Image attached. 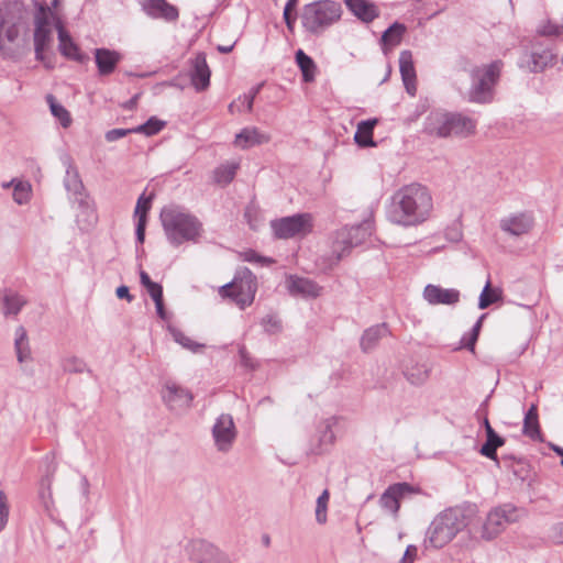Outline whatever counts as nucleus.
<instances>
[{
  "label": "nucleus",
  "instance_id": "1",
  "mask_svg": "<svg viewBox=\"0 0 563 563\" xmlns=\"http://www.w3.org/2000/svg\"><path fill=\"white\" fill-rule=\"evenodd\" d=\"M432 209L433 201L429 189L412 183L402 186L391 196L386 216L394 224L411 228L426 222Z\"/></svg>",
  "mask_w": 563,
  "mask_h": 563
},
{
  "label": "nucleus",
  "instance_id": "2",
  "mask_svg": "<svg viewBox=\"0 0 563 563\" xmlns=\"http://www.w3.org/2000/svg\"><path fill=\"white\" fill-rule=\"evenodd\" d=\"M474 507H452L443 510L427 530L424 548L441 549L451 542L459 532L468 527L475 517Z\"/></svg>",
  "mask_w": 563,
  "mask_h": 563
},
{
  "label": "nucleus",
  "instance_id": "3",
  "mask_svg": "<svg viewBox=\"0 0 563 563\" xmlns=\"http://www.w3.org/2000/svg\"><path fill=\"white\" fill-rule=\"evenodd\" d=\"M161 221L168 242L174 246L184 242H197L203 230L196 216L178 208H164Z\"/></svg>",
  "mask_w": 563,
  "mask_h": 563
},
{
  "label": "nucleus",
  "instance_id": "4",
  "mask_svg": "<svg viewBox=\"0 0 563 563\" xmlns=\"http://www.w3.org/2000/svg\"><path fill=\"white\" fill-rule=\"evenodd\" d=\"M342 7L333 0H318L306 4L301 12L302 27L312 35L322 34L341 19Z\"/></svg>",
  "mask_w": 563,
  "mask_h": 563
},
{
  "label": "nucleus",
  "instance_id": "5",
  "mask_svg": "<svg viewBox=\"0 0 563 563\" xmlns=\"http://www.w3.org/2000/svg\"><path fill=\"white\" fill-rule=\"evenodd\" d=\"M374 224L365 220L360 224L335 231L331 245V265L338 264L351 250L364 243L373 233Z\"/></svg>",
  "mask_w": 563,
  "mask_h": 563
},
{
  "label": "nucleus",
  "instance_id": "6",
  "mask_svg": "<svg viewBox=\"0 0 563 563\" xmlns=\"http://www.w3.org/2000/svg\"><path fill=\"white\" fill-rule=\"evenodd\" d=\"M501 67L503 63L495 60L472 70V86L468 91L470 101L487 103L493 100L494 87L499 79Z\"/></svg>",
  "mask_w": 563,
  "mask_h": 563
},
{
  "label": "nucleus",
  "instance_id": "7",
  "mask_svg": "<svg viewBox=\"0 0 563 563\" xmlns=\"http://www.w3.org/2000/svg\"><path fill=\"white\" fill-rule=\"evenodd\" d=\"M244 272L246 275L243 278L235 277L219 289L221 297L232 299L241 309L253 303L257 290L256 279L251 271L245 268Z\"/></svg>",
  "mask_w": 563,
  "mask_h": 563
},
{
  "label": "nucleus",
  "instance_id": "8",
  "mask_svg": "<svg viewBox=\"0 0 563 563\" xmlns=\"http://www.w3.org/2000/svg\"><path fill=\"white\" fill-rule=\"evenodd\" d=\"M518 520V509L510 504L494 508L489 511L483 523L482 538L492 540L496 538L505 528Z\"/></svg>",
  "mask_w": 563,
  "mask_h": 563
},
{
  "label": "nucleus",
  "instance_id": "9",
  "mask_svg": "<svg viewBox=\"0 0 563 563\" xmlns=\"http://www.w3.org/2000/svg\"><path fill=\"white\" fill-rule=\"evenodd\" d=\"M311 216L308 213L284 217L271 222L274 235L285 240L300 234L305 235L311 231Z\"/></svg>",
  "mask_w": 563,
  "mask_h": 563
},
{
  "label": "nucleus",
  "instance_id": "10",
  "mask_svg": "<svg viewBox=\"0 0 563 563\" xmlns=\"http://www.w3.org/2000/svg\"><path fill=\"white\" fill-rule=\"evenodd\" d=\"M186 552L194 563H232L224 551L202 539L191 540L186 547Z\"/></svg>",
  "mask_w": 563,
  "mask_h": 563
},
{
  "label": "nucleus",
  "instance_id": "11",
  "mask_svg": "<svg viewBox=\"0 0 563 563\" xmlns=\"http://www.w3.org/2000/svg\"><path fill=\"white\" fill-rule=\"evenodd\" d=\"M211 435L218 452H230L238 438L233 417L230 413H221L212 426Z\"/></svg>",
  "mask_w": 563,
  "mask_h": 563
},
{
  "label": "nucleus",
  "instance_id": "12",
  "mask_svg": "<svg viewBox=\"0 0 563 563\" xmlns=\"http://www.w3.org/2000/svg\"><path fill=\"white\" fill-rule=\"evenodd\" d=\"M558 55L551 48L534 47L531 52H525L519 59V67L531 73H541L556 63Z\"/></svg>",
  "mask_w": 563,
  "mask_h": 563
},
{
  "label": "nucleus",
  "instance_id": "13",
  "mask_svg": "<svg viewBox=\"0 0 563 563\" xmlns=\"http://www.w3.org/2000/svg\"><path fill=\"white\" fill-rule=\"evenodd\" d=\"M162 397L166 406L173 411H185L190 408L194 396L192 394L175 384L167 383L162 391Z\"/></svg>",
  "mask_w": 563,
  "mask_h": 563
},
{
  "label": "nucleus",
  "instance_id": "14",
  "mask_svg": "<svg viewBox=\"0 0 563 563\" xmlns=\"http://www.w3.org/2000/svg\"><path fill=\"white\" fill-rule=\"evenodd\" d=\"M415 493V488L408 483H396L387 487L379 498L383 509L396 516L400 508V501Z\"/></svg>",
  "mask_w": 563,
  "mask_h": 563
},
{
  "label": "nucleus",
  "instance_id": "15",
  "mask_svg": "<svg viewBox=\"0 0 563 563\" xmlns=\"http://www.w3.org/2000/svg\"><path fill=\"white\" fill-rule=\"evenodd\" d=\"M533 217L528 212H517L504 217L499 221V228L510 236H522L533 228Z\"/></svg>",
  "mask_w": 563,
  "mask_h": 563
},
{
  "label": "nucleus",
  "instance_id": "16",
  "mask_svg": "<svg viewBox=\"0 0 563 563\" xmlns=\"http://www.w3.org/2000/svg\"><path fill=\"white\" fill-rule=\"evenodd\" d=\"M47 465L44 475L41 478L40 482V488H38V498L41 500V504L45 510V512L48 516H53L54 510V500H53V494H52V483L53 478L56 472V463L54 462V459L51 456L45 457Z\"/></svg>",
  "mask_w": 563,
  "mask_h": 563
},
{
  "label": "nucleus",
  "instance_id": "17",
  "mask_svg": "<svg viewBox=\"0 0 563 563\" xmlns=\"http://www.w3.org/2000/svg\"><path fill=\"white\" fill-rule=\"evenodd\" d=\"M143 11L153 19H162L174 22L178 19V9L166 0H142Z\"/></svg>",
  "mask_w": 563,
  "mask_h": 563
},
{
  "label": "nucleus",
  "instance_id": "18",
  "mask_svg": "<svg viewBox=\"0 0 563 563\" xmlns=\"http://www.w3.org/2000/svg\"><path fill=\"white\" fill-rule=\"evenodd\" d=\"M460 291L454 288H442L437 285L429 284L423 289V298L430 305H448L452 306L460 301Z\"/></svg>",
  "mask_w": 563,
  "mask_h": 563
},
{
  "label": "nucleus",
  "instance_id": "19",
  "mask_svg": "<svg viewBox=\"0 0 563 563\" xmlns=\"http://www.w3.org/2000/svg\"><path fill=\"white\" fill-rule=\"evenodd\" d=\"M192 67L190 70L191 85L197 91L206 90L210 85L211 71L207 64L206 55L199 53L192 59Z\"/></svg>",
  "mask_w": 563,
  "mask_h": 563
},
{
  "label": "nucleus",
  "instance_id": "20",
  "mask_svg": "<svg viewBox=\"0 0 563 563\" xmlns=\"http://www.w3.org/2000/svg\"><path fill=\"white\" fill-rule=\"evenodd\" d=\"M451 113L431 112L424 121L423 132L430 136L449 137Z\"/></svg>",
  "mask_w": 563,
  "mask_h": 563
},
{
  "label": "nucleus",
  "instance_id": "21",
  "mask_svg": "<svg viewBox=\"0 0 563 563\" xmlns=\"http://www.w3.org/2000/svg\"><path fill=\"white\" fill-rule=\"evenodd\" d=\"M287 289L292 296L317 298L321 295L322 287L311 279L289 276L286 280Z\"/></svg>",
  "mask_w": 563,
  "mask_h": 563
},
{
  "label": "nucleus",
  "instance_id": "22",
  "mask_svg": "<svg viewBox=\"0 0 563 563\" xmlns=\"http://www.w3.org/2000/svg\"><path fill=\"white\" fill-rule=\"evenodd\" d=\"M93 54L100 76L111 75L122 59L119 52L109 48H96Z\"/></svg>",
  "mask_w": 563,
  "mask_h": 563
},
{
  "label": "nucleus",
  "instance_id": "23",
  "mask_svg": "<svg viewBox=\"0 0 563 563\" xmlns=\"http://www.w3.org/2000/svg\"><path fill=\"white\" fill-rule=\"evenodd\" d=\"M399 70L407 92L411 96H415L417 91L416 69L412 60V54L410 51L400 52Z\"/></svg>",
  "mask_w": 563,
  "mask_h": 563
},
{
  "label": "nucleus",
  "instance_id": "24",
  "mask_svg": "<svg viewBox=\"0 0 563 563\" xmlns=\"http://www.w3.org/2000/svg\"><path fill=\"white\" fill-rule=\"evenodd\" d=\"M349 11L364 23H371L379 15L377 5L369 0H344Z\"/></svg>",
  "mask_w": 563,
  "mask_h": 563
},
{
  "label": "nucleus",
  "instance_id": "25",
  "mask_svg": "<svg viewBox=\"0 0 563 563\" xmlns=\"http://www.w3.org/2000/svg\"><path fill=\"white\" fill-rule=\"evenodd\" d=\"M269 137L262 133L257 128H244L235 135V146L246 150L255 145L267 143Z\"/></svg>",
  "mask_w": 563,
  "mask_h": 563
},
{
  "label": "nucleus",
  "instance_id": "26",
  "mask_svg": "<svg viewBox=\"0 0 563 563\" xmlns=\"http://www.w3.org/2000/svg\"><path fill=\"white\" fill-rule=\"evenodd\" d=\"M336 421L335 417H330L319 423L317 429L319 444L314 453L320 454L334 443L333 427L336 424Z\"/></svg>",
  "mask_w": 563,
  "mask_h": 563
},
{
  "label": "nucleus",
  "instance_id": "27",
  "mask_svg": "<svg viewBox=\"0 0 563 563\" xmlns=\"http://www.w3.org/2000/svg\"><path fill=\"white\" fill-rule=\"evenodd\" d=\"M476 129V121L461 113H451L450 132L451 136L466 137L472 135Z\"/></svg>",
  "mask_w": 563,
  "mask_h": 563
},
{
  "label": "nucleus",
  "instance_id": "28",
  "mask_svg": "<svg viewBox=\"0 0 563 563\" xmlns=\"http://www.w3.org/2000/svg\"><path fill=\"white\" fill-rule=\"evenodd\" d=\"M57 32H58V47L62 55L67 58L81 62L82 56L80 54L78 45L71 40L68 32L64 29L62 23H57Z\"/></svg>",
  "mask_w": 563,
  "mask_h": 563
},
{
  "label": "nucleus",
  "instance_id": "29",
  "mask_svg": "<svg viewBox=\"0 0 563 563\" xmlns=\"http://www.w3.org/2000/svg\"><path fill=\"white\" fill-rule=\"evenodd\" d=\"M388 332L389 330L386 323L376 324L366 329L361 336V349L364 352L372 351L376 347L380 339L387 336Z\"/></svg>",
  "mask_w": 563,
  "mask_h": 563
},
{
  "label": "nucleus",
  "instance_id": "30",
  "mask_svg": "<svg viewBox=\"0 0 563 563\" xmlns=\"http://www.w3.org/2000/svg\"><path fill=\"white\" fill-rule=\"evenodd\" d=\"M522 433L533 441H542L538 409L536 405H531L525 415Z\"/></svg>",
  "mask_w": 563,
  "mask_h": 563
},
{
  "label": "nucleus",
  "instance_id": "31",
  "mask_svg": "<svg viewBox=\"0 0 563 563\" xmlns=\"http://www.w3.org/2000/svg\"><path fill=\"white\" fill-rule=\"evenodd\" d=\"M377 123V119H368L361 121L357 124V129L354 134V141L358 146L368 147L376 145V143L373 140V130Z\"/></svg>",
  "mask_w": 563,
  "mask_h": 563
},
{
  "label": "nucleus",
  "instance_id": "32",
  "mask_svg": "<svg viewBox=\"0 0 563 563\" xmlns=\"http://www.w3.org/2000/svg\"><path fill=\"white\" fill-rule=\"evenodd\" d=\"M505 439L500 437L495 430H488L485 443L481 446L479 453L499 464L497 456V449L505 444Z\"/></svg>",
  "mask_w": 563,
  "mask_h": 563
},
{
  "label": "nucleus",
  "instance_id": "33",
  "mask_svg": "<svg viewBox=\"0 0 563 563\" xmlns=\"http://www.w3.org/2000/svg\"><path fill=\"white\" fill-rule=\"evenodd\" d=\"M407 27L405 24L395 22L387 30L384 31L380 42L384 48L394 47L400 44Z\"/></svg>",
  "mask_w": 563,
  "mask_h": 563
},
{
  "label": "nucleus",
  "instance_id": "34",
  "mask_svg": "<svg viewBox=\"0 0 563 563\" xmlns=\"http://www.w3.org/2000/svg\"><path fill=\"white\" fill-rule=\"evenodd\" d=\"M64 185H65L66 190L68 192H70L71 195H74L75 197L82 196V192L85 189L84 184L81 181V178L79 176L77 168L71 164H69L66 169Z\"/></svg>",
  "mask_w": 563,
  "mask_h": 563
},
{
  "label": "nucleus",
  "instance_id": "35",
  "mask_svg": "<svg viewBox=\"0 0 563 563\" xmlns=\"http://www.w3.org/2000/svg\"><path fill=\"white\" fill-rule=\"evenodd\" d=\"M296 63L302 73L305 82H311L316 77V63L302 49L296 52Z\"/></svg>",
  "mask_w": 563,
  "mask_h": 563
},
{
  "label": "nucleus",
  "instance_id": "36",
  "mask_svg": "<svg viewBox=\"0 0 563 563\" xmlns=\"http://www.w3.org/2000/svg\"><path fill=\"white\" fill-rule=\"evenodd\" d=\"M14 335V349L16 352V357L20 363H23L30 358L31 354L26 330L24 327L20 325L15 329Z\"/></svg>",
  "mask_w": 563,
  "mask_h": 563
},
{
  "label": "nucleus",
  "instance_id": "37",
  "mask_svg": "<svg viewBox=\"0 0 563 563\" xmlns=\"http://www.w3.org/2000/svg\"><path fill=\"white\" fill-rule=\"evenodd\" d=\"M429 367L427 364H415L406 366L404 374L407 380L412 385H422L429 377Z\"/></svg>",
  "mask_w": 563,
  "mask_h": 563
},
{
  "label": "nucleus",
  "instance_id": "38",
  "mask_svg": "<svg viewBox=\"0 0 563 563\" xmlns=\"http://www.w3.org/2000/svg\"><path fill=\"white\" fill-rule=\"evenodd\" d=\"M501 299H503V290L498 287H492V284L488 280L479 295L478 308L486 309L490 305L498 302Z\"/></svg>",
  "mask_w": 563,
  "mask_h": 563
},
{
  "label": "nucleus",
  "instance_id": "39",
  "mask_svg": "<svg viewBox=\"0 0 563 563\" xmlns=\"http://www.w3.org/2000/svg\"><path fill=\"white\" fill-rule=\"evenodd\" d=\"M34 51L35 58L37 60H44V52L48 48L52 42V31L51 30H34Z\"/></svg>",
  "mask_w": 563,
  "mask_h": 563
},
{
  "label": "nucleus",
  "instance_id": "40",
  "mask_svg": "<svg viewBox=\"0 0 563 563\" xmlns=\"http://www.w3.org/2000/svg\"><path fill=\"white\" fill-rule=\"evenodd\" d=\"M46 101L49 106L52 114L58 119L63 128H68L71 123V118L67 109L58 103L53 95L46 96Z\"/></svg>",
  "mask_w": 563,
  "mask_h": 563
},
{
  "label": "nucleus",
  "instance_id": "41",
  "mask_svg": "<svg viewBox=\"0 0 563 563\" xmlns=\"http://www.w3.org/2000/svg\"><path fill=\"white\" fill-rule=\"evenodd\" d=\"M60 367L66 373H84L89 372L86 362L76 355H65L60 360Z\"/></svg>",
  "mask_w": 563,
  "mask_h": 563
},
{
  "label": "nucleus",
  "instance_id": "42",
  "mask_svg": "<svg viewBox=\"0 0 563 563\" xmlns=\"http://www.w3.org/2000/svg\"><path fill=\"white\" fill-rule=\"evenodd\" d=\"M238 167L239 165L236 163H229L219 166L213 173L214 181L223 186L230 184L236 174Z\"/></svg>",
  "mask_w": 563,
  "mask_h": 563
},
{
  "label": "nucleus",
  "instance_id": "43",
  "mask_svg": "<svg viewBox=\"0 0 563 563\" xmlns=\"http://www.w3.org/2000/svg\"><path fill=\"white\" fill-rule=\"evenodd\" d=\"M25 303L26 300L22 296L15 292L7 294L3 298L4 314H18Z\"/></svg>",
  "mask_w": 563,
  "mask_h": 563
},
{
  "label": "nucleus",
  "instance_id": "44",
  "mask_svg": "<svg viewBox=\"0 0 563 563\" xmlns=\"http://www.w3.org/2000/svg\"><path fill=\"white\" fill-rule=\"evenodd\" d=\"M170 333L175 342H177L184 349H187L192 353H200L205 349V344L195 342L180 330L173 329L170 330Z\"/></svg>",
  "mask_w": 563,
  "mask_h": 563
},
{
  "label": "nucleus",
  "instance_id": "45",
  "mask_svg": "<svg viewBox=\"0 0 563 563\" xmlns=\"http://www.w3.org/2000/svg\"><path fill=\"white\" fill-rule=\"evenodd\" d=\"M486 314H482L478 320L476 321V323L473 325L472 330L467 333V334H464L461 339V347H464V349H467L470 351H474L475 349V343L478 339V335H479V331H481V328H482V322L483 320L485 319Z\"/></svg>",
  "mask_w": 563,
  "mask_h": 563
},
{
  "label": "nucleus",
  "instance_id": "46",
  "mask_svg": "<svg viewBox=\"0 0 563 563\" xmlns=\"http://www.w3.org/2000/svg\"><path fill=\"white\" fill-rule=\"evenodd\" d=\"M165 124L166 123L164 121L157 119L156 117H152L145 123H143L136 128H133V132L142 133L147 136H152V135L157 134L159 131H162L163 128L165 126Z\"/></svg>",
  "mask_w": 563,
  "mask_h": 563
},
{
  "label": "nucleus",
  "instance_id": "47",
  "mask_svg": "<svg viewBox=\"0 0 563 563\" xmlns=\"http://www.w3.org/2000/svg\"><path fill=\"white\" fill-rule=\"evenodd\" d=\"M330 499V493L324 489L321 495L317 498L316 505V520L318 523L323 525L327 522L328 504Z\"/></svg>",
  "mask_w": 563,
  "mask_h": 563
},
{
  "label": "nucleus",
  "instance_id": "48",
  "mask_svg": "<svg viewBox=\"0 0 563 563\" xmlns=\"http://www.w3.org/2000/svg\"><path fill=\"white\" fill-rule=\"evenodd\" d=\"M151 201H152V196L145 198V196L142 195L137 199L136 207L134 210V216H135L136 220H139L143 216L145 221H147V212L151 209Z\"/></svg>",
  "mask_w": 563,
  "mask_h": 563
},
{
  "label": "nucleus",
  "instance_id": "49",
  "mask_svg": "<svg viewBox=\"0 0 563 563\" xmlns=\"http://www.w3.org/2000/svg\"><path fill=\"white\" fill-rule=\"evenodd\" d=\"M29 196H30L29 186H26L23 183H18L14 186L13 199L16 203H19V205L25 203L29 200Z\"/></svg>",
  "mask_w": 563,
  "mask_h": 563
},
{
  "label": "nucleus",
  "instance_id": "50",
  "mask_svg": "<svg viewBox=\"0 0 563 563\" xmlns=\"http://www.w3.org/2000/svg\"><path fill=\"white\" fill-rule=\"evenodd\" d=\"M34 26V30H51L48 15L44 7H40L37 13L35 14Z\"/></svg>",
  "mask_w": 563,
  "mask_h": 563
},
{
  "label": "nucleus",
  "instance_id": "51",
  "mask_svg": "<svg viewBox=\"0 0 563 563\" xmlns=\"http://www.w3.org/2000/svg\"><path fill=\"white\" fill-rule=\"evenodd\" d=\"M9 518V505L4 492L0 490V531L7 526Z\"/></svg>",
  "mask_w": 563,
  "mask_h": 563
},
{
  "label": "nucleus",
  "instance_id": "52",
  "mask_svg": "<svg viewBox=\"0 0 563 563\" xmlns=\"http://www.w3.org/2000/svg\"><path fill=\"white\" fill-rule=\"evenodd\" d=\"M262 324L265 331L268 333H276L279 332L282 329L280 321L274 316H266L265 318H263Z\"/></svg>",
  "mask_w": 563,
  "mask_h": 563
},
{
  "label": "nucleus",
  "instance_id": "53",
  "mask_svg": "<svg viewBox=\"0 0 563 563\" xmlns=\"http://www.w3.org/2000/svg\"><path fill=\"white\" fill-rule=\"evenodd\" d=\"M244 261L250 262V263H257L261 265H269V264L274 263V261L272 258L261 256L253 250H250L244 253Z\"/></svg>",
  "mask_w": 563,
  "mask_h": 563
},
{
  "label": "nucleus",
  "instance_id": "54",
  "mask_svg": "<svg viewBox=\"0 0 563 563\" xmlns=\"http://www.w3.org/2000/svg\"><path fill=\"white\" fill-rule=\"evenodd\" d=\"M130 133H134L133 129H112L106 133L104 137L108 142H114Z\"/></svg>",
  "mask_w": 563,
  "mask_h": 563
},
{
  "label": "nucleus",
  "instance_id": "55",
  "mask_svg": "<svg viewBox=\"0 0 563 563\" xmlns=\"http://www.w3.org/2000/svg\"><path fill=\"white\" fill-rule=\"evenodd\" d=\"M539 33L545 36H559L563 33V26L552 24L549 22L540 27Z\"/></svg>",
  "mask_w": 563,
  "mask_h": 563
},
{
  "label": "nucleus",
  "instance_id": "56",
  "mask_svg": "<svg viewBox=\"0 0 563 563\" xmlns=\"http://www.w3.org/2000/svg\"><path fill=\"white\" fill-rule=\"evenodd\" d=\"M145 288L154 302L156 300L163 299V287L159 284L153 282L148 286H145Z\"/></svg>",
  "mask_w": 563,
  "mask_h": 563
},
{
  "label": "nucleus",
  "instance_id": "57",
  "mask_svg": "<svg viewBox=\"0 0 563 563\" xmlns=\"http://www.w3.org/2000/svg\"><path fill=\"white\" fill-rule=\"evenodd\" d=\"M257 217V211L255 208L253 207H247L245 209V212H244V218L246 219L249 225L251 227V229L253 230H256L257 227H258V221L256 219Z\"/></svg>",
  "mask_w": 563,
  "mask_h": 563
},
{
  "label": "nucleus",
  "instance_id": "58",
  "mask_svg": "<svg viewBox=\"0 0 563 563\" xmlns=\"http://www.w3.org/2000/svg\"><path fill=\"white\" fill-rule=\"evenodd\" d=\"M146 222L143 216L136 220L135 234L136 241L140 244L144 243Z\"/></svg>",
  "mask_w": 563,
  "mask_h": 563
},
{
  "label": "nucleus",
  "instance_id": "59",
  "mask_svg": "<svg viewBox=\"0 0 563 563\" xmlns=\"http://www.w3.org/2000/svg\"><path fill=\"white\" fill-rule=\"evenodd\" d=\"M417 553L418 548L416 545H408L399 563H413L417 558Z\"/></svg>",
  "mask_w": 563,
  "mask_h": 563
},
{
  "label": "nucleus",
  "instance_id": "60",
  "mask_svg": "<svg viewBox=\"0 0 563 563\" xmlns=\"http://www.w3.org/2000/svg\"><path fill=\"white\" fill-rule=\"evenodd\" d=\"M550 537L554 542L563 543V522L552 526Z\"/></svg>",
  "mask_w": 563,
  "mask_h": 563
},
{
  "label": "nucleus",
  "instance_id": "61",
  "mask_svg": "<svg viewBox=\"0 0 563 563\" xmlns=\"http://www.w3.org/2000/svg\"><path fill=\"white\" fill-rule=\"evenodd\" d=\"M291 12L292 11L289 9H284V13H283L284 21H285L289 32H294L295 22H296V16H294L291 14Z\"/></svg>",
  "mask_w": 563,
  "mask_h": 563
},
{
  "label": "nucleus",
  "instance_id": "62",
  "mask_svg": "<svg viewBox=\"0 0 563 563\" xmlns=\"http://www.w3.org/2000/svg\"><path fill=\"white\" fill-rule=\"evenodd\" d=\"M262 88V84L257 85L256 87H253L247 95V112H251L253 109V103L256 95L260 92Z\"/></svg>",
  "mask_w": 563,
  "mask_h": 563
},
{
  "label": "nucleus",
  "instance_id": "63",
  "mask_svg": "<svg viewBox=\"0 0 563 563\" xmlns=\"http://www.w3.org/2000/svg\"><path fill=\"white\" fill-rule=\"evenodd\" d=\"M262 88V84L257 85L256 87H253L247 95V112H251L253 109V103L256 95L260 92Z\"/></svg>",
  "mask_w": 563,
  "mask_h": 563
},
{
  "label": "nucleus",
  "instance_id": "64",
  "mask_svg": "<svg viewBox=\"0 0 563 563\" xmlns=\"http://www.w3.org/2000/svg\"><path fill=\"white\" fill-rule=\"evenodd\" d=\"M445 238L451 242H459L462 238V233L456 228H448L445 230Z\"/></svg>",
  "mask_w": 563,
  "mask_h": 563
}]
</instances>
